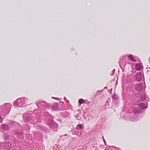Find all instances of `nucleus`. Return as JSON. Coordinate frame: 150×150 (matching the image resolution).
<instances>
[{"instance_id":"25","label":"nucleus","mask_w":150,"mask_h":150,"mask_svg":"<svg viewBox=\"0 0 150 150\" xmlns=\"http://www.w3.org/2000/svg\"><path fill=\"white\" fill-rule=\"evenodd\" d=\"M19 134H21V131H20V130H19Z\"/></svg>"},{"instance_id":"11","label":"nucleus","mask_w":150,"mask_h":150,"mask_svg":"<svg viewBox=\"0 0 150 150\" xmlns=\"http://www.w3.org/2000/svg\"><path fill=\"white\" fill-rule=\"evenodd\" d=\"M135 87L136 90L139 91L142 90L143 89L142 85L141 84H139L137 85Z\"/></svg>"},{"instance_id":"10","label":"nucleus","mask_w":150,"mask_h":150,"mask_svg":"<svg viewBox=\"0 0 150 150\" xmlns=\"http://www.w3.org/2000/svg\"><path fill=\"white\" fill-rule=\"evenodd\" d=\"M11 146V145L9 142L5 143L4 145V148L5 149H9Z\"/></svg>"},{"instance_id":"19","label":"nucleus","mask_w":150,"mask_h":150,"mask_svg":"<svg viewBox=\"0 0 150 150\" xmlns=\"http://www.w3.org/2000/svg\"><path fill=\"white\" fill-rule=\"evenodd\" d=\"M79 103L80 104H82L84 103V100L82 99H80L79 100Z\"/></svg>"},{"instance_id":"12","label":"nucleus","mask_w":150,"mask_h":150,"mask_svg":"<svg viewBox=\"0 0 150 150\" xmlns=\"http://www.w3.org/2000/svg\"><path fill=\"white\" fill-rule=\"evenodd\" d=\"M52 108L54 110H57L59 108L58 104L56 103H54L52 106Z\"/></svg>"},{"instance_id":"2","label":"nucleus","mask_w":150,"mask_h":150,"mask_svg":"<svg viewBox=\"0 0 150 150\" xmlns=\"http://www.w3.org/2000/svg\"><path fill=\"white\" fill-rule=\"evenodd\" d=\"M28 99L26 97H22L18 99L14 103L15 106L18 107H23L29 104Z\"/></svg>"},{"instance_id":"16","label":"nucleus","mask_w":150,"mask_h":150,"mask_svg":"<svg viewBox=\"0 0 150 150\" xmlns=\"http://www.w3.org/2000/svg\"><path fill=\"white\" fill-rule=\"evenodd\" d=\"M83 126L81 124H78L76 126V129L79 130L83 129Z\"/></svg>"},{"instance_id":"17","label":"nucleus","mask_w":150,"mask_h":150,"mask_svg":"<svg viewBox=\"0 0 150 150\" xmlns=\"http://www.w3.org/2000/svg\"><path fill=\"white\" fill-rule=\"evenodd\" d=\"M112 97L114 100H118L119 99L117 94H112Z\"/></svg>"},{"instance_id":"14","label":"nucleus","mask_w":150,"mask_h":150,"mask_svg":"<svg viewBox=\"0 0 150 150\" xmlns=\"http://www.w3.org/2000/svg\"><path fill=\"white\" fill-rule=\"evenodd\" d=\"M142 67V64L140 63H139L136 65L135 68L138 71L140 70Z\"/></svg>"},{"instance_id":"28","label":"nucleus","mask_w":150,"mask_h":150,"mask_svg":"<svg viewBox=\"0 0 150 150\" xmlns=\"http://www.w3.org/2000/svg\"><path fill=\"white\" fill-rule=\"evenodd\" d=\"M67 103H69V101L68 100H67Z\"/></svg>"},{"instance_id":"27","label":"nucleus","mask_w":150,"mask_h":150,"mask_svg":"<svg viewBox=\"0 0 150 150\" xmlns=\"http://www.w3.org/2000/svg\"><path fill=\"white\" fill-rule=\"evenodd\" d=\"M64 100H66V98L65 97H64Z\"/></svg>"},{"instance_id":"21","label":"nucleus","mask_w":150,"mask_h":150,"mask_svg":"<svg viewBox=\"0 0 150 150\" xmlns=\"http://www.w3.org/2000/svg\"><path fill=\"white\" fill-rule=\"evenodd\" d=\"M3 118L1 116H0V123H1L3 121Z\"/></svg>"},{"instance_id":"24","label":"nucleus","mask_w":150,"mask_h":150,"mask_svg":"<svg viewBox=\"0 0 150 150\" xmlns=\"http://www.w3.org/2000/svg\"><path fill=\"white\" fill-rule=\"evenodd\" d=\"M52 98H55V99H59V98H55L54 97H52Z\"/></svg>"},{"instance_id":"1","label":"nucleus","mask_w":150,"mask_h":150,"mask_svg":"<svg viewBox=\"0 0 150 150\" xmlns=\"http://www.w3.org/2000/svg\"><path fill=\"white\" fill-rule=\"evenodd\" d=\"M129 109L127 108V110L126 109L125 111H127L129 113L127 114V116L128 117V119H130L132 121H136L138 120V118L137 116V114L140 113V111L137 109L136 110H134L131 107H129Z\"/></svg>"},{"instance_id":"4","label":"nucleus","mask_w":150,"mask_h":150,"mask_svg":"<svg viewBox=\"0 0 150 150\" xmlns=\"http://www.w3.org/2000/svg\"><path fill=\"white\" fill-rule=\"evenodd\" d=\"M130 107L131 108H132L134 110H136L137 109L138 110L140 111L139 110V108L141 109H146L147 108V107L145 105L144 103H140L139 105H138L136 103H134L133 101V102L132 103V105H130Z\"/></svg>"},{"instance_id":"15","label":"nucleus","mask_w":150,"mask_h":150,"mask_svg":"<svg viewBox=\"0 0 150 150\" xmlns=\"http://www.w3.org/2000/svg\"><path fill=\"white\" fill-rule=\"evenodd\" d=\"M77 136L80 137H83L85 136V134L83 131H81L78 134Z\"/></svg>"},{"instance_id":"8","label":"nucleus","mask_w":150,"mask_h":150,"mask_svg":"<svg viewBox=\"0 0 150 150\" xmlns=\"http://www.w3.org/2000/svg\"><path fill=\"white\" fill-rule=\"evenodd\" d=\"M23 118L25 121L28 122L32 120L33 119L31 118L30 115L26 114H24L23 116Z\"/></svg>"},{"instance_id":"7","label":"nucleus","mask_w":150,"mask_h":150,"mask_svg":"<svg viewBox=\"0 0 150 150\" xmlns=\"http://www.w3.org/2000/svg\"><path fill=\"white\" fill-rule=\"evenodd\" d=\"M10 123H8L7 125L4 124L2 126V128L5 130H7L9 128V127H11L13 125V122L12 121H11L9 122Z\"/></svg>"},{"instance_id":"26","label":"nucleus","mask_w":150,"mask_h":150,"mask_svg":"<svg viewBox=\"0 0 150 150\" xmlns=\"http://www.w3.org/2000/svg\"><path fill=\"white\" fill-rule=\"evenodd\" d=\"M104 143L105 144V145H106V142H105V139H104Z\"/></svg>"},{"instance_id":"9","label":"nucleus","mask_w":150,"mask_h":150,"mask_svg":"<svg viewBox=\"0 0 150 150\" xmlns=\"http://www.w3.org/2000/svg\"><path fill=\"white\" fill-rule=\"evenodd\" d=\"M53 119L52 116L49 114H47V116L45 117V120L48 123H50L52 121Z\"/></svg>"},{"instance_id":"18","label":"nucleus","mask_w":150,"mask_h":150,"mask_svg":"<svg viewBox=\"0 0 150 150\" xmlns=\"http://www.w3.org/2000/svg\"><path fill=\"white\" fill-rule=\"evenodd\" d=\"M128 58L129 60L133 62H136V60L134 59L132 56V55H130L129 56Z\"/></svg>"},{"instance_id":"5","label":"nucleus","mask_w":150,"mask_h":150,"mask_svg":"<svg viewBox=\"0 0 150 150\" xmlns=\"http://www.w3.org/2000/svg\"><path fill=\"white\" fill-rule=\"evenodd\" d=\"M36 105L37 107L40 110L45 108H48L50 107V105L48 104L45 101H39L36 102Z\"/></svg>"},{"instance_id":"20","label":"nucleus","mask_w":150,"mask_h":150,"mask_svg":"<svg viewBox=\"0 0 150 150\" xmlns=\"http://www.w3.org/2000/svg\"><path fill=\"white\" fill-rule=\"evenodd\" d=\"M111 148L112 150H120L119 148L114 146H111Z\"/></svg>"},{"instance_id":"3","label":"nucleus","mask_w":150,"mask_h":150,"mask_svg":"<svg viewBox=\"0 0 150 150\" xmlns=\"http://www.w3.org/2000/svg\"><path fill=\"white\" fill-rule=\"evenodd\" d=\"M11 107V105L9 103H5L0 106V113L3 115L7 114L9 112Z\"/></svg>"},{"instance_id":"13","label":"nucleus","mask_w":150,"mask_h":150,"mask_svg":"<svg viewBox=\"0 0 150 150\" xmlns=\"http://www.w3.org/2000/svg\"><path fill=\"white\" fill-rule=\"evenodd\" d=\"M137 80L138 81H140L142 79V74L139 73L137 74L136 76Z\"/></svg>"},{"instance_id":"23","label":"nucleus","mask_w":150,"mask_h":150,"mask_svg":"<svg viewBox=\"0 0 150 150\" xmlns=\"http://www.w3.org/2000/svg\"><path fill=\"white\" fill-rule=\"evenodd\" d=\"M75 117L76 118H77L78 120H80V119L79 117V116L78 115L75 116Z\"/></svg>"},{"instance_id":"6","label":"nucleus","mask_w":150,"mask_h":150,"mask_svg":"<svg viewBox=\"0 0 150 150\" xmlns=\"http://www.w3.org/2000/svg\"><path fill=\"white\" fill-rule=\"evenodd\" d=\"M139 97H136L135 99H134L133 101L134 103L139 102L140 101H143L146 98L145 94H141L140 95V99H138Z\"/></svg>"},{"instance_id":"22","label":"nucleus","mask_w":150,"mask_h":150,"mask_svg":"<svg viewBox=\"0 0 150 150\" xmlns=\"http://www.w3.org/2000/svg\"><path fill=\"white\" fill-rule=\"evenodd\" d=\"M9 138V137H8V136L7 135H6V136L5 137V139H6L7 140Z\"/></svg>"}]
</instances>
